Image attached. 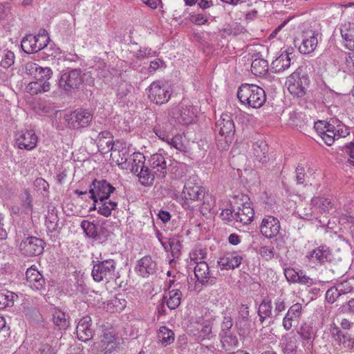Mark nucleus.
Masks as SVG:
<instances>
[{
    "label": "nucleus",
    "mask_w": 354,
    "mask_h": 354,
    "mask_svg": "<svg viewBox=\"0 0 354 354\" xmlns=\"http://www.w3.org/2000/svg\"><path fill=\"white\" fill-rule=\"evenodd\" d=\"M182 322L187 333L198 339H210L213 335L212 326L216 318V313L200 305L187 308Z\"/></svg>",
    "instance_id": "nucleus-1"
},
{
    "label": "nucleus",
    "mask_w": 354,
    "mask_h": 354,
    "mask_svg": "<svg viewBox=\"0 0 354 354\" xmlns=\"http://www.w3.org/2000/svg\"><path fill=\"white\" fill-rule=\"evenodd\" d=\"M237 97L242 104L253 109L261 107L266 101L265 91L256 84H242L238 88Z\"/></svg>",
    "instance_id": "nucleus-2"
},
{
    "label": "nucleus",
    "mask_w": 354,
    "mask_h": 354,
    "mask_svg": "<svg viewBox=\"0 0 354 354\" xmlns=\"http://www.w3.org/2000/svg\"><path fill=\"white\" fill-rule=\"evenodd\" d=\"M91 275L96 282L113 279L115 277L116 262L113 259H97L93 261Z\"/></svg>",
    "instance_id": "nucleus-3"
},
{
    "label": "nucleus",
    "mask_w": 354,
    "mask_h": 354,
    "mask_svg": "<svg viewBox=\"0 0 354 354\" xmlns=\"http://www.w3.org/2000/svg\"><path fill=\"white\" fill-rule=\"evenodd\" d=\"M206 194L205 188L196 183V178L192 177L186 180L181 193V205L183 208L188 209L190 205L189 201H201V197Z\"/></svg>",
    "instance_id": "nucleus-4"
},
{
    "label": "nucleus",
    "mask_w": 354,
    "mask_h": 354,
    "mask_svg": "<svg viewBox=\"0 0 354 354\" xmlns=\"http://www.w3.org/2000/svg\"><path fill=\"white\" fill-rule=\"evenodd\" d=\"M309 84L308 76L306 74H301L298 71L293 72L286 82L290 94L297 97H301L306 95Z\"/></svg>",
    "instance_id": "nucleus-5"
},
{
    "label": "nucleus",
    "mask_w": 354,
    "mask_h": 354,
    "mask_svg": "<svg viewBox=\"0 0 354 354\" xmlns=\"http://www.w3.org/2000/svg\"><path fill=\"white\" fill-rule=\"evenodd\" d=\"M82 71L80 68L66 70L62 72L59 85L66 92L79 89L83 83Z\"/></svg>",
    "instance_id": "nucleus-6"
},
{
    "label": "nucleus",
    "mask_w": 354,
    "mask_h": 354,
    "mask_svg": "<svg viewBox=\"0 0 354 354\" xmlns=\"http://www.w3.org/2000/svg\"><path fill=\"white\" fill-rule=\"evenodd\" d=\"M115 190V188L106 180L95 179L89 188L90 198L94 203L103 201L109 199L111 193Z\"/></svg>",
    "instance_id": "nucleus-7"
},
{
    "label": "nucleus",
    "mask_w": 354,
    "mask_h": 354,
    "mask_svg": "<svg viewBox=\"0 0 354 354\" xmlns=\"http://www.w3.org/2000/svg\"><path fill=\"white\" fill-rule=\"evenodd\" d=\"M65 120L70 129H78L86 127L93 119V114L86 109H78L65 115Z\"/></svg>",
    "instance_id": "nucleus-8"
},
{
    "label": "nucleus",
    "mask_w": 354,
    "mask_h": 354,
    "mask_svg": "<svg viewBox=\"0 0 354 354\" xmlns=\"http://www.w3.org/2000/svg\"><path fill=\"white\" fill-rule=\"evenodd\" d=\"M45 242L36 236H28L23 239L19 249L21 253L26 257L37 256L41 254L44 249Z\"/></svg>",
    "instance_id": "nucleus-9"
},
{
    "label": "nucleus",
    "mask_w": 354,
    "mask_h": 354,
    "mask_svg": "<svg viewBox=\"0 0 354 354\" xmlns=\"http://www.w3.org/2000/svg\"><path fill=\"white\" fill-rule=\"evenodd\" d=\"M49 37L46 35H26L21 42L23 50L28 54L37 53L47 46Z\"/></svg>",
    "instance_id": "nucleus-10"
},
{
    "label": "nucleus",
    "mask_w": 354,
    "mask_h": 354,
    "mask_svg": "<svg viewBox=\"0 0 354 354\" xmlns=\"http://www.w3.org/2000/svg\"><path fill=\"white\" fill-rule=\"evenodd\" d=\"M330 251L326 245H321L306 253L305 260L310 266L322 265L330 259Z\"/></svg>",
    "instance_id": "nucleus-11"
},
{
    "label": "nucleus",
    "mask_w": 354,
    "mask_h": 354,
    "mask_svg": "<svg viewBox=\"0 0 354 354\" xmlns=\"http://www.w3.org/2000/svg\"><path fill=\"white\" fill-rule=\"evenodd\" d=\"M261 234L267 239L275 238L281 230L279 219L271 215H266L259 226Z\"/></svg>",
    "instance_id": "nucleus-12"
},
{
    "label": "nucleus",
    "mask_w": 354,
    "mask_h": 354,
    "mask_svg": "<svg viewBox=\"0 0 354 354\" xmlns=\"http://www.w3.org/2000/svg\"><path fill=\"white\" fill-rule=\"evenodd\" d=\"M254 211L248 203L241 204V207H235L234 217L236 227H241L250 224L254 218Z\"/></svg>",
    "instance_id": "nucleus-13"
},
{
    "label": "nucleus",
    "mask_w": 354,
    "mask_h": 354,
    "mask_svg": "<svg viewBox=\"0 0 354 354\" xmlns=\"http://www.w3.org/2000/svg\"><path fill=\"white\" fill-rule=\"evenodd\" d=\"M314 128L326 145L330 146L334 143L336 130L334 124L330 122L318 120L315 122Z\"/></svg>",
    "instance_id": "nucleus-14"
},
{
    "label": "nucleus",
    "mask_w": 354,
    "mask_h": 354,
    "mask_svg": "<svg viewBox=\"0 0 354 354\" xmlns=\"http://www.w3.org/2000/svg\"><path fill=\"white\" fill-rule=\"evenodd\" d=\"M319 35L317 30H309L304 32L301 35V42L299 46V51L304 55L313 53L317 46Z\"/></svg>",
    "instance_id": "nucleus-15"
},
{
    "label": "nucleus",
    "mask_w": 354,
    "mask_h": 354,
    "mask_svg": "<svg viewBox=\"0 0 354 354\" xmlns=\"http://www.w3.org/2000/svg\"><path fill=\"white\" fill-rule=\"evenodd\" d=\"M171 96L169 90L160 82H153L149 88V97L156 104H163L167 102Z\"/></svg>",
    "instance_id": "nucleus-16"
},
{
    "label": "nucleus",
    "mask_w": 354,
    "mask_h": 354,
    "mask_svg": "<svg viewBox=\"0 0 354 354\" xmlns=\"http://www.w3.org/2000/svg\"><path fill=\"white\" fill-rule=\"evenodd\" d=\"M243 259V256L239 252H227L220 257L218 261V265L221 270H234L239 267Z\"/></svg>",
    "instance_id": "nucleus-17"
},
{
    "label": "nucleus",
    "mask_w": 354,
    "mask_h": 354,
    "mask_svg": "<svg viewBox=\"0 0 354 354\" xmlns=\"http://www.w3.org/2000/svg\"><path fill=\"white\" fill-rule=\"evenodd\" d=\"M16 141L20 149L30 150L35 147L37 137L33 130L19 131L15 134Z\"/></svg>",
    "instance_id": "nucleus-18"
},
{
    "label": "nucleus",
    "mask_w": 354,
    "mask_h": 354,
    "mask_svg": "<svg viewBox=\"0 0 354 354\" xmlns=\"http://www.w3.org/2000/svg\"><path fill=\"white\" fill-rule=\"evenodd\" d=\"M76 331L79 340L84 342L91 340L94 334V330L92 328V319L91 317H83L77 324Z\"/></svg>",
    "instance_id": "nucleus-19"
},
{
    "label": "nucleus",
    "mask_w": 354,
    "mask_h": 354,
    "mask_svg": "<svg viewBox=\"0 0 354 354\" xmlns=\"http://www.w3.org/2000/svg\"><path fill=\"white\" fill-rule=\"evenodd\" d=\"M98 150L102 153H107L109 151H115V147L117 145L120 144L119 141L114 142L113 141V136L108 131H104L98 134L96 139Z\"/></svg>",
    "instance_id": "nucleus-20"
},
{
    "label": "nucleus",
    "mask_w": 354,
    "mask_h": 354,
    "mask_svg": "<svg viewBox=\"0 0 354 354\" xmlns=\"http://www.w3.org/2000/svg\"><path fill=\"white\" fill-rule=\"evenodd\" d=\"M194 274L198 281L202 284H213L215 277L212 276L209 267L205 261L197 262L194 267Z\"/></svg>",
    "instance_id": "nucleus-21"
},
{
    "label": "nucleus",
    "mask_w": 354,
    "mask_h": 354,
    "mask_svg": "<svg viewBox=\"0 0 354 354\" xmlns=\"http://www.w3.org/2000/svg\"><path fill=\"white\" fill-rule=\"evenodd\" d=\"M26 282L34 290L41 291L44 289L45 279L42 274L35 268L30 267L26 272Z\"/></svg>",
    "instance_id": "nucleus-22"
},
{
    "label": "nucleus",
    "mask_w": 354,
    "mask_h": 354,
    "mask_svg": "<svg viewBox=\"0 0 354 354\" xmlns=\"http://www.w3.org/2000/svg\"><path fill=\"white\" fill-rule=\"evenodd\" d=\"M156 263L150 256H145L138 261L136 271L142 277H148L156 271Z\"/></svg>",
    "instance_id": "nucleus-23"
},
{
    "label": "nucleus",
    "mask_w": 354,
    "mask_h": 354,
    "mask_svg": "<svg viewBox=\"0 0 354 354\" xmlns=\"http://www.w3.org/2000/svg\"><path fill=\"white\" fill-rule=\"evenodd\" d=\"M339 30L344 47L354 50V23L344 21L341 24Z\"/></svg>",
    "instance_id": "nucleus-24"
},
{
    "label": "nucleus",
    "mask_w": 354,
    "mask_h": 354,
    "mask_svg": "<svg viewBox=\"0 0 354 354\" xmlns=\"http://www.w3.org/2000/svg\"><path fill=\"white\" fill-rule=\"evenodd\" d=\"M216 131L219 134L234 137L235 126L232 117L227 114H223L216 124Z\"/></svg>",
    "instance_id": "nucleus-25"
},
{
    "label": "nucleus",
    "mask_w": 354,
    "mask_h": 354,
    "mask_svg": "<svg viewBox=\"0 0 354 354\" xmlns=\"http://www.w3.org/2000/svg\"><path fill=\"white\" fill-rule=\"evenodd\" d=\"M292 53L288 51L283 52L279 57L272 61L270 69L273 73H281L288 69L291 64Z\"/></svg>",
    "instance_id": "nucleus-26"
},
{
    "label": "nucleus",
    "mask_w": 354,
    "mask_h": 354,
    "mask_svg": "<svg viewBox=\"0 0 354 354\" xmlns=\"http://www.w3.org/2000/svg\"><path fill=\"white\" fill-rule=\"evenodd\" d=\"M118 345V343L115 335L108 330L104 331L102 338L100 342V347L103 354H111L116 350Z\"/></svg>",
    "instance_id": "nucleus-27"
},
{
    "label": "nucleus",
    "mask_w": 354,
    "mask_h": 354,
    "mask_svg": "<svg viewBox=\"0 0 354 354\" xmlns=\"http://www.w3.org/2000/svg\"><path fill=\"white\" fill-rule=\"evenodd\" d=\"M339 94L329 90L324 93L322 102L332 114L336 113L338 111L337 104L339 102Z\"/></svg>",
    "instance_id": "nucleus-28"
},
{
    "label": "nucleus",
    "mask_w": 354,
    "mask_h": 354,
    "mask_svg": "<svg viewBox=\"0 0 354 354\" xmlns=\"http://www.w3.org/2000/svg\"><path fill=\"white\" fill-rule=\"evenodd\" d=\"M252 151L256 160L261 163L268 161V146L266 142L259 140L253 144Z\"/></svg>",
    "instance_id": "nucleus-29"
},
{
    "label": "nucleus",
    "mask_w": 354,
    "mask_h": 354,
    "mask_svg": "<svg viewBox=\"0 0 354 354\" xmlns=\"http://www.w3.org/2000/svg\"><path fill=\"white\" fill-rule=\"evenodd\" d=\"M171 127L170 124H166L163 129L160 127H155L154 133L161 140L167 142L171 147L177 149V141L176 140L175 136L170 133Z\"/></svg>",
    "instance_id": "nucleus-30"
},
{
    "label": "nucleus",
    "mask_w": 354,
    "mask_h": 354,
    "mask_svg": "<svg viewBox=\"0 0 354 354\" xmlns=\"http://www.w3.org/2000/svg\"><path fill=\"white\" fill-rule=\"evenodd\" d=\"M272 305L270 299L266 298L262 300L259 306L258 316L259 322L263 324L266 319L270 318L272 314Z\"/></svg>",
    "instance_id": "nucleus-31"
},
{
    "label": "nucleus",
    "mask_w": 354,
    "mask_h": 354,
    "mask_svg": "<svg viewBox=\"0 0 354 354\" xmlns=\"http://www.w3.org/2000/svg\"><path fill=\"white\" fill-rule=\"evenodd\" d=\"M250 324L249 308L247 305L242 304L239 310V315L236 320V325L239 328H248Z\"/></svg>",
    "instance_id": "nucleus-32"
},
{
    "label": "nucleus",
    "mask_w": 354,
    "mask_h": 354,
    "mask_svg": "<svg viewBox=\"0 0 354 354\" xmlns=\"http://www.w3.org/2000/svg\"><path fill=\"white\" fill-rule=\"evenodd\" d=\"M26 89L30 94L37 95L39 93L48 91L50 90V83L39 80L33 81L28 84Z\"/></svg>",
    "instance_id": "nucleus-33"
},
{
    "label": "nucleus",
    "mask_w": 354,
    "mask_h": 354,
    "mask_svg": "<svg viewBox=\"0 0 354 354\" xmlns=\"http://www.w3.org/2000/svg\"><path fill=\"white\" fill-rule=\"evenodd\" d=\"M268 70V62L264 59H255L251 64V71L256 76H261L266 74Z\"/></svg>",
    "instance_id": "nucleus-34"
},
{
    "label": "nucleus",
    "mask_w": 354,
    "mask_h": 354,
    "mask_svg": "<svg viewBox=\"0 0 354 354\" xmlns=\"http://www.w3.org/2000/svg\"><path fill=\"white\" fill-rule=\"evenodd\" d=\"M97 212L104 216L109 217L112 210L116 209L118 203L111 200L105 199L97 202Z\"/></svg>",
    "instance_id": "nucleus-35"
},
{
    "label": "nucleus",
    "mask_w": 354,
    "mask_h": 354,
    "mask_svg": "<svg viewBox=\"0 0 354 354\" xmlns=\"http://www.w3.org/2000/svg\"><path fill=\"white\" fill-rule=\"evenodd\" d=\"M53 321L60 330H66L70 325L68 316L59 310H56L53 314Z\"/></svg>",
    "instance_id": "nucleus-36"
},
{
    "label": "nucleus",
    "mask_w": 354,
    "mask_h": 354,
    "mask_svg": "<svg viewBox=\"0 0 354 354\" xmlns=\"http://www.w3.org/2000/svg\"><path fill=\"white\" fill-rule=\"evenodd\" d=\"M196 113L194 109L192 106L186 107L180 111V117H178V122L182 124L188 125L193 124L196 120Z\"/></svg>",
    "instance_id": "nucleus-37"
},
{
    "label": "nucleus",
    "mask_w": 354,
    "mask_h": 354,
    "mask_svg": "<svg viewBox=\"0 0 354 354\" xmlns=\"http://www.w3.org/2000/svg\"><path fill=\"white\" fill-rule=\"evenodd\" d=\"M151 165L153 169H156V171L162 173L163 175L166 173L167 162L165 157L160 153H156L151 156Z\"/></svg>",
    "instance_id": "nucleus-38"
},
{
    "label": "nucleus",
    "mask_w": 354,
    "mask_h": 354,
    "mask_svg": "<svg viewBox=\"0 0 354 354\" xmlns=\"http://www.w3.org/2000/svg\"><path fill=\"white\" fill-rule=\"evenodd\" d=\"M317 332L315 326L310 323H305L300 328L299 335L304 340L313 342Z\"/></svg>",
    "instance_id": "nucleus-39"
},
{
    "label": "nucleus",
    "mask_w": 354,
    "mask_h": 354,
    "mask_svg": "<svg viewBox=\"0 0 354 354\" xmlns=\"http://www.w3.org/2000/svg\"><path fill=\"white\" fill-rule=\"evenodd\" d=\"M17 297V295L12 292L7 290H0V309L12 306Z\"/></svg>",
    "instance_id": "nucleus-40"
},
{
    "label": "nucleus",
    "mask_w": 354,
    "mask_h": 354,
    "mask_svg": "<svg viewBox=\"0 0 354 354\" xmlns=\"http://www.w3.org/2000/svg\"><path fill=\"white\" fill-rule=\"evenodd\" d=\"M175 334L173 330L166 326L160 328L158 332V339L162 344H170L174 341Z\"/></svg>",
    "instance_id": "nucleus-41"
},
{
    "label": "nucleus",
    "mask_w": 354,
    "mask_h": 354,
    "mask_svg": "<svg viewBox=\"0 0 354 354\" xmlns=\"http://www.w3.org/2000/svg\"><path fill=\"white\" fill-rule=\"evenodd\" d=\"M223 347L225 349L238 346L239 340L235 335L232 334L230 332H225V335L221 337V339Z\"/></svg>",
    "instance_id": "nucleus-42"
},
{
    "label": "nucleus",
    "mask_w": 354,
    "mask_h": 354,
    "mask_svg": "<svg viewBox=\"0 0 354 354\" xmlns=\"http://www.w3.org/2000/svg\"><path fill=\"white\" fill-rule=\"evenodd\" d=\"M203 203L201 205L200 209L203 215H207L211 212L215 205V199L209 194H205L201 197Z\"/></svg>",
    "instance_id": "nucleus-43"
},
{
    "label": "nucleus",
    "mask_w": 354,
    "mask_h": 354,
    "mask_svg": "<svg viewBox=\"0 0 354 354\" xmlns=\"http://www.w3.org/2000/svg\"><path fill=\"white\" fill-rule=\"evenodd\" d=\"M281 348L284 354H297V340L294 338L284 339Z\"/></svg>",
    "instance_id": "nucleus-44"
},
{
    "label": "nucleus",
    "mask_w": 354,
    "mask_h": 354,
    "mask_svg": "<svg viewBox=\"0 0 354 354\" xmlns=\"http://www.w3.org/2000/svg\"><path fill=\"white\" fill-rule=\"evenodd\" d=\"M136 174L139 177V180L143 185L147 186L152 184L153 176L147 167L144 165Z\"/></svg>",
    "instance_id": "nucleus-45"
},
{
    "label": "nucleus",
    "mask_w": 354,
    "mask_h": 354,
    "mask_svg": "<svg viewBox=\"0 0 354 354\" xmlns=\"http://www.w3.org/2000/svg\"><path fill=\"white\" fill-rule=\"evenodd\" d=\"M234 137L218 133L216 136V143L218 149L227 150L232 143Z\"/></svg>",
    "instance_id": "nucleus-46"
},
{
    "label": "nucleus",
    "mask_w": 354,
    "mask_h": 354,
    "mask_svg": "<svg viewBox=\"0 0 354 354\" xmlns=\"http://www.w3.org/2000/svg\"><path fill=\"white\" fill-rule=\"evenodd\" d=\"M145 157L141 153H134L133 155L131 171L136 174L144 166Z\"/></svg>",
    "instance_id": "nucleus-47"
},
{
    "label": "nucleus",
    "mask_w": 354,
    "mask_h": 354,
    "mask_svg": "<svg viewBox=\"0 0 354 354\" xmlns=\"http://www.w3.org/2000/svg\"><path fill=\"white\" fill-rule=\"evenodd\" d=\"M81 227L87 236L95 239H97V226L94 223L84 220L81 223Z\"/></svg>",
    "instance_id": "nucleus-48"
},
{
    "label": "nucleus",
    "mask_w": 354,
    "mask_h": 354,
    "mask_svg": "<svg viewBox=\"0 0 354 354\" xmlns=\"http://www.w3.org/2000/svg\"><path fill=\"white\" fill-rule=\"evenodd\" d=\"M191 261L197 264V262L203 261V260L206 258L207 250L201 247L194 248L190 252Z\"/></svg>",
    "instance_id": "nucleus-49"
},
{
    "label": "nucleus",
    "mask_w": 354,
    "mask_h": 354,
    "mask_svg": "<svg viewBox=\"0 0 354 354\" xmlns=\"http://www.w3.org/2000/svg\"><path fill=\"white\" fill-rule=\"evenodd\" d=\"M177 290L173 289L168 292V295L163 297V302L167 304L170 310H175L177 308Z\"/></svg>",
    "instance_id": "nucleus-50"
},
{
    "label": "nucleus",
    "mask_w": 354,
    "mask_h": 354,
    "mask_svg": "<svg viewBox=\"0 0 354 354\" xmlns=\"http://www.w3.org/2000/svg\"><path fill=\"white\" fill-rule=\"evenodd\" d=\"M1 57V60L0 64L4 68H8L14 64L15 55L12 51L3 50Z\"/></svg>",
    "instance_id": "nucleus-51"
},
{
    "label": "nucleus",
    "mask_w": 354,
    "mask_h": 354,
    "mask_svg": "<svg viewBox=\"0 0 354 354\" xmlns=\"http://www.w3.org/2000/svg\"><path fill=\"white\" fill-rule=\"evenodd\" d=\"M337 287L338 288L339 291H340L342 295L351 292L354 290V278L343 280L342 282L337 285Z\"/></svg>",
    "instance_id": "nucleus-52"
},
{
    "label": "nucleus",
    "mask_w": 354,
    "mask_h": 354,
    "mask_svg": "<svg viewBox=\"0 0 354 354\" xmlns=\"http://www.w3.org/2000/svg\"><path fill=\"white\" fill-rule=\"evenodd\" d=\"M59 218L57 216L53 213L48 214L46 217L45 223L48 230L50 232L57 231L58 227Z\"/></svg>",
    "instance_id": "nucleus-53"
},
{
    "label": "nucleus",
    "mask_w": 354,
    "mask_h": 354,
    "mask_svg": "<svg viewBox=\"0 0 354 354\" xmlns=\"http://www.w3.org/2000/svg\"><path fill=\"white\" fill-rule=\"evenodd\" d=\"M117 73V70L112 68H106L104 66L103 68H100L98 70L97 75L100 78L102 79L103 81L108 82H109L112 77L115 75Z\"/></svg>",
    "instance_id": "nucleus-54"
},
{
    "label": "nucleus",
    "mask_w": 354,
    "mask_h": 354,
    "mask_svg": "<svg viewBox=\"0 0 354 354\" xmlns=\"http://www.w3.org/2000/svg\"><path fill=\"white\" fill-rule=\"evenodd\" d=\"M40 66L35 62H29L25 64L24 71L25 73L32 76L35 80L37 75H39V71Z\"/></svg>",
    "instance_id": "nucleus-55"
},
{
    "label": "nucleus",
    "mask_w": 354,
    "mask_h": 354,
    "mask_svg": "<svg viewBox=\"0 0 354 354\" xmlns=\"http://www.w3.org/2000/svg\"><path fill=\"white\" fill-rule=\"evenodd\" d=\"M342 295L337 286L331 287L326 292V299L328 303L333 304Z\"/></svg>",
    "instance_id": "nucleus-56"
},
{
    "label": "nucleus",
    "mask_w": 354,
    "mask_h": 354,
    "mask_svg": "<svg viewBox=\"0 0 354 354\" xmlns=\"http://www.w3.org/2000/svg\"><path fill=\"white\" fill-rule=\"evenodd\" d=\"M259 254L266 261L271 260L274 256V248L271 245H263L260 248Z\"/></svg>",
    "instance_id": "nucleus-57"
},
{
    "label": "nucleus",
    "mask_w": 354,
    "mask_h": 354,
    "mask_svg": "<svg viewBox=\"0 0 354 354\" xmlns=\"http://www.w3.org/2000/svg\"><path fill=\"white\" fill-rule=\"evenodd\" d=\"M131 86L128 82L123 81L120 83L117 88V96L120 99H122L127 96L130 92Z\"/></svg>",
    "instance_id": "nucleus-58"
},
{
    "label": "nucleus",
    "mask_w": 354,
    "mask_h": 354,
    "mask_svg": "<svg viewBox=\"0 0 354 354\" xmlns=\"http://www.w3.org/2000/svg\"><path fill=\"white\" fill-rule=\"evenodd\" d=\"M337 344L342 345L347 350H352L354 348V338H352L351 336L346 333L343 337L341 338V341H338Z\"/></svg>",
    "instance_id": "nucleus-59"
},
{
    "label": "nucleus",
    "mask_w": 354,
    "mask_h": 354,
    "mask_svg": "<svg viewBox=\"0 0 354 354\" xmlns=\"http://www.w3.org/2000/svg\"><path fill=\"white\" fill-rule=\"evenodd\" d=\"M235 212V207H233L232 209H223L221 214V217L223 220L227 221L230 224L235 225V220L234 217V213Z\"/></svg>",
    "instance_id": "nucleus-60"
},
{
    "label": "nucleus",
    "mask_w": 354,
    "mask_h": 354,
    "mask_svg": "<svg viewBox=\"0 0 354 354\" xmlns=\"http://www.w3.org/2000/svg\"><path fill=\"white\" fill-rule=\"evenodd\" d=\"M298 323V319L288 315L287 312L283 319V327L286 330H290L292 326Z\"/></svg>",
    "instance_id": "nucleus-61"
},
{
    "label": "nucleus",
    "mask_w": 354,
    "mask_h": 354,
    "mask_svg": "<svg viewBox=\"0 0 354 354\" xmlns=\"http://www.w3.org/2000/svg\"><path fill=\"white\" fill-rule=\"evenodd\" d=\"M39 73V75L36 76L35 80L48 82V80L51 78L53 72L48 67H40Z\"/></svg>",
    "instance_id": "nucleus-62"
},
{
    "label": "nucleus",
    "mask_w": 354,
    "mask_h": 354,
    "mask_svg": "<svg viewBox=\"0 0 354 354\" xmlns=\"http://www.w3.org/2000/svg\"><path fill=\"white\" fill-rule=\"evenodd\" d=\"M283 272L288 281L294 283H297L299 271H296L292 268H286L284 269Z\"/></svg>",
    "instance_id": "nucleus-63"
},
{
    "label": "nucleus",
    "mask_w": 354,
    "mask_h": 354,
    "mask_svg": "<svg viewBox=\"0 0 354 354\" xmlns=\"http://www.w3.org/2000/svg\"><path fill=\"white\" fill-rule=\"evenodd\" d=\"M344 333L335 324L330 326V335L332 339L337 343L338 341H341V338L343 337Z\"/></svg>",
    "instance_id": "nucleus-64"
}]
</instances>
